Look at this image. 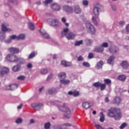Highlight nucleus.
Returning a JSON list of instances; mask_svg holds the SVG:
<instances>
[{
  "mask_svg": "<svg viewBox=\"0 0 129 129\" xmlns=\"http://www.w3.org/2000/svg\"><path fill=\"white\" fill-rule=\"evenodd\" d=\"M107 114L109 117H114L115 120H119L122 116L121 112L116 107H111L108 110Z\"/></svg>",
  "mask_w": 129,
  "mask_h": 129,
  "instance_id": "f257e3e1",
  "label": "nucleus"
},
{
  "mask_svg": "<svg viewBox=\"0 0 129 129\" xmlns=\"http://www.w3.org/2000/svg\"><path fill=\"white\" fill-rule=\"evenodd\" d=\"M56 104L59 110H60V111H63L66 113V114L63 115L64 117L65 118H67L68 119H69V118H70V116L72 114V112H71V110H70V109L66 106V104L64 103L62 106L59 105V104Z\"/></svg>",
  "mask_w": 129,
  "mask_h": 129,
  "instance_id": "f03ea898",
  "label": "nucleus"
},
{
  "mask_svg": "<svg viewBox=\"0 0 129 129\" xmlns=\"http://www.w3.org/2000/svg\"><path fill=\"white\" fill-rule=\"evenodd\" d=\"M62 37H66L68 40H72L74 38H75V34L72 32H69V28H63L62 31H61Z\"/></svg>",
  "mask_w": 129,
  "mask_h": 129,
  "instance_id": "7ed1b4c3",
  "label": "nucleus"
},
{
  "mask_svg": "<svg viewBox=\"0 0 129 129\" xmlns=\"http://www.w3.org/2000/svg\"><path fill=\"white\" fill-rule=\"evenodd\" d=\"M58 77L60 79V82L63 85H68L70 83L69 80H66V74L65 73H60L58 74Z\"/></svg>",
  "mask_w": 129,
  "mask_h": 129,
  "instance_id": "20e7f679",
  "label": "nucleus"
},
{
  "mask_svg": "<svg viewBox=\"0 0 129 129\" xmlns=\"http://www.w3.org/2000/svg\"><path fill=\"white\" fill-rule=\"evenodd\" d=\"M86 28H87L88 32H89L90 34H91V35H94L95 33H96L95 27L91 24V22L89 21H86Z\"/></svg>",
  "mask_w": 129,
  "mask_h": 129,
  "instance_id": "39448f33",
  "label": "nucleus"
},
{
  "mask_svg": "<svg viewBox=\"0 0 129 129\" xmlns=\"http://www.w3.org/2000/svg\"><path fill=\"white\" fill-rule=\"evenodd\" d=\"M2 31L0 32V40H4L6 38L5 32H11L12 29L7 28V26L5 24H2Z\"/></svg>",
  "mask_w": 129,
  "mask_h": 129,
  "instance_id": "423d86ee",
  "label": "nucleus"
},
{
  "mask_svg": "<svg viewBox=\"0 0 129 129\" xmlns=\"http://www.w3.org/2000/svg\"><path fill=\"white\" fill-rule=\"evenodd\" d=\"M103 11V7L100 4H96L93 9V13L95 16H98L100 12Z\"/></svg>",
  "mask_w": 129,
  "mask_h": 129,
  "instance_id": "0eeeda50",
  "label": "nucleus"
},
{
  "mask_svg": "<svg viewBox=\"0 0 129 129\" xmlns=\"http://www.w3.org/2000/svg\"><path fill=\"white\" fill-rule=\"evenodd\" d=\"M18 56L17 55H14L13 54H8L6 57V59L7 60V61H9V62H12L17 63V61L18 60Z\"/></svg>",
  "mask_w": 129,
  "mask_h": 129,
  "instance_id": "6e6552de",
  "label": "nucleus"
},
{
  "mask_svg": "<svg viewBox=\"0 0 129 129\" xmlns=\"http://www.w3.org/2000/svg\"><path fill=\"white\" fill-rule=\"evenodd\" d=\"M62 10L64 12H66V13H67V14H72V13H73V8L69 6H63Z\"/></svg>",
  "mask_w": 129,
  "mask_h": 129,
  "instance_id": "1a4fd4ad",
  "label": "nucleus"
},
{
  "mask_svg": "<svg viewBox=\"0 0 129 129\" xmlns=\"http://www.w3.org/2000/svg\"><path fill=\"white\" fill-rule=\"evenodd\" d=\"M117 51H118V47L114 45H111L109 48V52L111 53V54H114L115 53H116Z\"/></svg>",
  "mask_w": 129,
  "mask_h": 129,
  "instance_id": "9d476101",
  "label": "nucleus"
},
{
  "mask_svg": "<svg viewBox=\"0 0 129 129\" xmlns=\"http://www.w3.org/2000/svg\"><path fill=\"white\" fill-rule=\"evenodd\" d=\"M47 23L51 22V26H59L60 24V23L58 22V20L54 19L53 20L52 19H49L47 20Z\"/></svg>",
  "mask_w": 129,
  "mask_h": 129,
  "instance_id": "9b49d317",
  "label": "nucleus"
},
{
  "mask_svg": "<svg viewBox=\"0 0 129 129\" xmlns=\"http://www.w3.org/2000/svg\"><path fill=\"white\" fill-rule=\"evenodd\" d=\"M10 70L8 68L3 67L1 71H0V76H4L5 74L9 73Z\"/></svg>",
  "mask_w": 129,
  "mask_h": 129,
  "instance_id": "f8f14e48",
  "label": "nucleus"
},
{
  "mask_svg": "<svg viewBox=\"0 0 129 129\" xmlns=\"http://www.w3.org/2000/svg\"><path fill=\"white\" fill-rule=\"evenodd\" d=\"M8 51L12 54H18L20 52V50L18 48L15 47H10L8 49Z\"/></svg>",
  "mask_w": 129,
  "mask_h": 129,
  "instance_id": "ddd939ff",
  "label": "nucleus"
},
{
  "mask_svg": "<svg viewBox=\"0 0 129 129\" xmlns=\"http://www.w3.org/2000/svg\"><path fill=\"white\" fill-rule=\"evenodd\" d=\"M39 31L41 33L42 36L45 39H49L50 38V35H49L47 32H46V31L44 30L40 29Z\"/></svg>",
  "mask_w": 129,
  "mask_h": 129,
  "instance_id": "4468645a",
  "label": "nucleus"
},
{
  "mask_svg": "<svg viewBox=\"0 0 129 129\" xmlns=\"http://www.w3.org/2000/svg\"><path fill=\"white\" fill-rule=\"evenodd\" d=\"M51 8L53 11H56V12L59 11L61 9V7L57 4H52L51 6Z\"/></svg>",
  "mask_w": 129,
  "mask_h": 129,
  "instance_id": "2eb2a0df",
  "label": "nucleus"
},
{
  "mask_svg": "<svg viewBox=\"0 0 129 129\" xmlns=\"http://www.w3.org/2000/svg\"><path fill=\"white\" fill-rule=\"evenodd\" d=\"M74 13L75 14H78L81 13V9H80V7L78 5H75L73 7Z\"/></svg>",
  "mask_w": 129,
  "mask_h": 129,
  "instance_id": "dca6fc26",
  "label": "nucleus"
},
{
  "mask_svg": "<svg viewBox=\"0 0 129 129\" xmlns=\"http://www.w3.org/2000/svg\"><path fill=\"white\" fill-rule=\"evenodd\" d=\"M16 63H18V65H23V64H25L26 59L22 57H18Z\"/></svg>",
  "mask_w": 129,
  "mask_h": 129,
  "instance_id": "f3484780",
  "label": "nucleus"
},
{
  "mask_svg": "<svg viewBox=\"0 0 129 129\" xmlns=\"http://www.w3.org/2000/svg\"><path fill=\"white\" fill-rule=\"evenodd\" d=\"M16 39L18 40V36L16 35H13L10 36V39L6 40L5 41V42L7 43H11V42H12V40H16Z\"/></svg>",
  "mask_w": 129,
  "mask_h": 129,
  "instance_id": "a211bd4d",
  "label": "nucleus"
},
{
  "mask_svg": "<svg viewBox=\"0 0 129 129\" xmlns=\"http://www.w3.org/2000/svg\"><path fill=\"white\" fill-rule=\"evenodd\" d=\"M103 51H104V48L101 46H96L94 50V51L96 52L97 53H102Z\"/></svg>",
  "mask_w": 129,
  "mask_h": 129,
  "instance_id": "6ab92c4d",
  "label": "nucleus"
},
{
  "mask_svg": "<svg viewBox=\"0 0 129 129\" xmlns=\"http://www.w3.org/2000/svg\"><path fill=\"white\" fill-rule=\"evenodd\" d=\"M61 64L64 67H70V66H72V63L70 62H67L65 60H62L61 61Z\"/></svg>",
  "mask_w": 129,
  "mask_h": 129,
  "instance_id": "aec40b11",
  "label": "nucleus"
},
{
  "mask_svg": "<svg viewBox=\"0 0 129 129\" xmlns=\"http://www.w3.org/2000/svg\"><path fill=\"white\" fill-rule=\"evenodd\" d=\"M21 68H22V66L20 64H17L16 66H14L12 68V70L14 72H18V71H20L21 70Z\"/></svg>",
  "mask_w": 129,
  "mask_h": 129,
  "instance_id": "412c9836",
  "label": "nucleus"
},
{
  "mask_svg": "<svg viewBox=\"0 0 129 129\" xmlns=\"http://www.w3.org/2000/svg\"><path fill=\"white\" fill-rule=\"evenodd\" d=\"M120 102H121V99L119 98V97H116L113 100V103L114 104H117V105H118Z\"/></svg>",
  "mask_w": 129,
  "mask_h": 129,
  "instance_id": "4be33fe9",
  "label": "nucleus"
},
{
  "mask_svg": "<svg viewBox=\"0 0 129 129\" xmlns=\"http://www.w3.org/2000/svg\"><path fill=\"white\" fill-rule=\"evenodd\" d=\"M68 94L69 95H73V96L76 97L77 96H78L79 95V92L76 91H70L68 92Z\"/></svg>",
  "mask_w": 129,
  "mask_h": 129,
  "instance_id": "5701e85b",
  "label": "nucleus"
},
{
  "mask_svg": "<svg viewBox=\"0 0 129 129\" xmlns=\"http://www.w3.org/2000/svg\"><path fill=\"white\" fill-rule=\"evenodd\" d=\"M57 89L55 88H50L48 90V93L49 94H55V93H57Z\"/></svg>",
  "mask_w": 129,
  "mask_h": 129,
  "instance_id": "b1692460",
  "label": "nucleus"
},
{
  "mask_svg": "<svg viewBox=\"0 0 129 129\" xmlns=\"http://www.w3.org/2000/svg\"><path fill=\"white\" fill-rule=\"evenodd\" d=\"M82 106L85 109H88L91 106L90 103L88 102H84L83 103Z\"/></svg>",
  "mask_w": 129,
  "mask_h": 129,
  "instance_id": "393cba45",
  "label": "nucleus"
},
{
  "mask_svg": "<svg viewBox=\"0 0 129 129\" xmlns=\"http://www.w3.org/2000/svg\"><path fill=\"white\" fill-rule=\"evenodd\" d=\"M120 65L124 69H126L128 67V63H127V61H122Z\"/></svg>",
  "mask_w": 129,
  "mask_h": 129,
  "instance_id": "a878e982",
  "label": "nucleus"
},
{
  "mask_svg": "<svg viewBox=\"0 0 129 129\" xmlns=\"http://www.w3.org/2000/svg\"><path fill=\"white\" fill-rule=\"evenodd\" d=\"M98 20H99L98 17H93L92 18V22L96 26H97L98 24Z\"/></svg>",
  "mask_w": 129,
  "mask_h": 129,
  "instance_id": "bb28decb",
  "label": "nucleus"
},
{
  "mask_svg": "<svg viewBox=\"0 0 129 129\" xmlns=\"http://www.w3.org/2000/svg\"><path fill=\"white\" fill-rule=\"evenodd\" d=\"M114 60V56L112 55L110 56L109 59L107 60L108 64H113Z\"/></svg>",
  "mask_w": 129,
  "mask_h": 129,
  "instance_id": "cd10ccee",
  "label": "nucleus"
},
{
  "mask_svg": "<svg viewBox=\"0 0 129 129\" xmlns=\"http://www.w3.org/2000/svg\"><path fill=\"white\" fill-rule=\"evenodd\" d=\"M103 66V62L102 61H100L97 63V66H96L97 69H102V66Z\"/></svg>",
  "mask_w": 129,
  "mask_h": 129,
  "instance_id": "c85d7f7f",
  "label": "nucleus"
},
{
  "mask_svg": "<svg viewBox=\"0 0 129 129\" xmlns=\"http://www.w3.org/2000/svg\"><path fill=\"white\" fill-rule=\"evenodd\" d=\"M118 79H119V80H120L121 81H124L125 79H126V77L124 75H122L119 76L118 77Z\"/></svg>",
  "mask_w": 129,
  "mask_h": 129,
  "instance_id": "c756f323",
  "label": "nucleus"
},
{
  "mask_svg": "<svg viewBox=\"0 0 129 129\" xmlns=\"http://www.w3.org/2000/svg\"><path fill=\"white\" fill-rule=\"evenodd\" d=\"M61 21L62 23L64 24L66 27H69V23H66V21H67L66 18L62 17L61 19Z\"/></svg>",
  "mask_w": 129,
  "mask_h": 129,
  "instance_id": "7c9ffc66",
  "label": "nucleus"
},
{
  "mask_svg": "<svg viewBox=\"0 0 129 129\" xmlns=\"http://www.w3.org/2000/svg\"><path fill=\"white\" fill-rule=\"evenodd\" d=\"M36 53H35V52L33 51L28 56V59H33V58H34V57L36 56Z\"/></svg>",
  "mask_w": 129,
  "mask_h": 129,
  "instance_id": "2f4dec72",
  "label": "nucleus"
},
{
  "mask_svg": "<svg viewBox=\"0 0 129 129\" xmlns=\"http://www.w3.org/2000/svg\"><path fill=\"white\" fill-rule=\"evenodd\" d=\"M85 42L88 46H90L92 44L93 41L90 39H87L85 40Z\"/></svg>",
  "mask_w": 129,
  "mask_h": 129,
  "instance_id": "473e14b6",
  "label": "nucleus"
},
{
  "mask_svg": "<svg viewBox=\"0 0 129 129\" xmlns=\"http://www.w3.org/2000/svg\"><path fill=\"white\" fill-rule=\"evenodd\" d=\"M28 28L30 29V30H33L35 29V26L32 23L29 22L28 23Z\"/></svg>",
  "mask_w": 129,
  "mask_h": 129,
  "instance_id": "72a5a7b5",
  "label": "nucleus"
},
{
  "mask_svg": "<svg viewBox=\"0 0 129 129\" xmlns=\"http://www.w3.org/2000/svg\"><path fill=\"white\" fill-rule=\"evenodd\" d=\"M100 87V90H101V91H102L104 90L105 89V88H106V85L104 83L102 84L101 83Z\"/></svg>",
  "mask_w": 129,
  "mask_h": 129,
  "instance_id": "f704fd0d",
  "label": "nucleus"
},
{
  "mask_svg": "<svg viewBox=\"0 0 129 129\" xmlns=\"http://www.w3.org/2000/svg\"><path fill=\"white\" fill-rule=\"evenodd\" d=\"M41 74L45 75L48 73V70L46 69H42L40 70Z\"/></svg>",
  "mask_w": 129,
  "mask_h": 129,
  "instance_id": "c9c22d12",
  "label": "nucleus"
},
{
  "mask_svg": "<svg viewBox=\"0 0 129 129\" xmlns=\"http://www.w3.org/2000/svg\"><path fill=\"white\" fill-rule=\"evenodd\" d=\"M42 107L43 104L42 103H37L36 110H40V109H41V108H42Z\"/></svg>",
  "mask_w": 129,
  "mask_h": 129,
  "instance_id": "e433bc0d",
  "label": "nucleus"
},
{
  "mask_svg": "<svg viewBox=\"0 0 129 129\" xmlns=\"http://www.w3.org/2000/svg\"><path fill=\"white\" fill-rule=\"evenodd\" d=\"M25 39V34H21L17 36V40H24Z\"/></svg>",
  "mask_w": 129,
  "mask_h": 129,
  "instance_id": "4c0bfd02",
  "label": "nucleus"
},
{
  "mask_svg": "<svg viewBox=\"0 0 129 129\" xmlns=\"http://www.w3.org/2000/svg\"><path fill=\"white\" fill-rule=\"evenodd\" d=\"M101 84V83L99 82H97L94 83L93 84V86H94V87L98 88V87H100Z\"/></svg>",
  "mask_w": 129,
  "mask_h": 129,
  "instance_id": "58836bf2",
  "label": "nucleus"
},
{
  "mask_svg": "<svg viewBox=\"0 0 129 129\" xmlns=\"http://www.w3.org/2000/svg\"><path fill=\"white\" fill-rule=\"evenodd\" d=\"M104 82H105L106 85V84H110V83H111V80H110L109 79H105L104 80Z\"/></svg>",
  "mask_w": 129,
  "mask_h": 129,
  "instance_id": "ea45409f",
  "label": "nucleus"
},
{
  "mask_svg": "<svg viewBox=\"0 0 129 129\" xmlns=\"http://www.w3.org/2000/svg\"><path fill=\"white\" fill-rule=\"evenodd\" d=\"M101 46L102 48H107V47H108V43L103 42V43H102Z\"/></svg>",
  "mask_w": 129,
  "mask_h": 129,
  "instance_id": "a19ab883",
  "label": "nucleus"
},
{
  "mask_svg": "<svg viewBox=\"0 0 129 129\" xmlns=\"http://www.w3.org/2000/svg\"><path fill=\"white\" fill-rule=\"evenodd\" d=\"M100 113L101 116L100 118V121H101V122H103V121H104V115H103V113L102 112H101Z\"/></svg>",
  "mask_w": 129,
  "mask_h": 129,
  "instance_id": "79ce46f5",
  "label": "nucleus"
},
{
  "mask_svg": "<svg viewBox=\"0 0 129 129\" xmlns=\"http://www.w3.org/2000/svg\"><path fill=\"white\" fill-rule=\"evenodd\" d=\"M18 80H25L26 79V77L23 75L19 76L17 78Z\"/></svg>",
  "mask_w": 129,
  "mask_h": 129,
  "instance_id": "37998d69",
  "label": "nucleus"
},
{
  "mask_svg": "<svg viewBox=\"0 0 129 129\" xmlns=\"http://www.w3.org/2000/svg\"><path fill=\"white\" fill-rule=\"evenodd\" d=\"M83 42V40H80L79 41H76L75 42V46H80V45L82 44V43Z\"/></svg>",
  "mask_w": 129,
  "mask_h": 129,
  "instance_id": "c03bdc74",
  "label": "nucleus"
},
{
  "mask_svg": "<svg viewBox=\"0 0 129 129\" xmlns=\"http://www.w3.org/2000/svg\"><path fill=\"white\" fill-rule=\"evenodd\" d=\"M11 90H15V89H17L18 88V85L17 84H13V85H11Z\"/></svg>",
  "mask_w": 129,
  "mask_h": 129,
  "instance_id": "a18cd8bd",
  "label": "nucleus"
},
{
  "mask_svg": "<svg viewBox=\"0 0 129 129\" xmlns=\"http://www.w3.org/2000/svg\"><path fill=\"white\" fill-rule=\"evenodd\" d=\"M50 122H47L44 124V128L45 129H49L50 128Z\"/></svg>",
  "mask_w": 129,
  "mask_h": 129,
  "instance_id": "49530a36",
  "label": "nucleus"
},
{
  "mask_svg": "<svg viewBox=\"0 0 129 129\" xmlns=\"http://www.w3.org/2000/svg\"><path fill=\"white\" fill-rule=\"evenodd\" d=\"M82 65L83 66H85V67H87L88 68L90 67V64L87 62H84Z\"/></svg>",
  "mask_w": 129,
  "mask_h": 129,
  "instance_id": "de8ad7c7",
  "label": "nucleus"
},
{
  "mask_svg": "<svg viewBox=\"0 0 129 129\" xmlns=\"http://www.w3.org/2000/svg\"><path fill=\"white\" fill-rule=\"evenodd\" d=\"M16 123H22L23 122V119L22 118H19L16 120Z\"/></svg>",
  "mask_w": 129,
  "mask_h": 129,
  "instance_id": "09e8293b",
  "label": "nucleus"
},
{
  "mask_svg": "<svg viewBox=\"0 0 129 129\" xmlns=\"http://www.w3.org/2000/svg\"><path fill=\"white\" fill-rule=\"evenodd\" d=\"M83 5L85 7H87L88 6V1L87 0H84L83 1Z\"/></svg>",
  "mask_w": 129,
  "mask_h": 129,
  "instance_id": "8fccbe9b",
  "label": "nucleus"
},
{
  "mask_svg": "<svg viewBox=\"0 0 129 129\" xmlns=\"http://www.w3.org/2000/svg\"><path fill=\"white\" fill-rule=\"evenodd\" d=\"M52 2H53V0H46L44 1V4H45V5H48L49 4H51Z\"/></svg>",
  "mask_w": 129,
  "mask_h": 129,
  "instance_id": "3c124183",
  "label": "nucleus"
},
{
  "mask_svg": "<svg viewBox=\"0 0 129 129\" xmlns=\"http://www.w3.org/2000/svg\"><path fill=\"white\" fill-rule=\"evenodd\" d=\"M38 103H33L31 104V106L32 107H33V108H34V109H36L37 108V105Z\"/></svg>",
  "mask_w": 129,
  "mask_h": 129,
  "instance_id": "603ef678",
  "label": "nucleus"
},
{
  "mask_svg": "<svg viewBox=\"0 0 129 129\" xmlns=\"http://www.w3.org/2000/svg\"><path fill=\"white\" fill-rule=\"evenodd\" d=\"M126 126V123H123L119 127L120 129H123L124 127Z\"/></svg>",
  "mask_w": 129,
  "mask_h": 129,
  "instance_id": "864d4df0",
  "label": "nucleus"
},
{
  "mask_svg": "<svg viewBox=\"0 0 129 129\" xmlns=\"http://www.w3.org/2000/svg\"><path fill=\"white\" fill-rule=\"evenodd\" d=\"M111 8L113 11H116V6L115 5L113 4L111 5Z\"/></svg>",
  "mask_w": 129,
  "mask_h": 129,
  "instance_id": "5fc2aeb1",
  "label": "nucleus"
},
{
  "mask_svg": "<svg viewBox=\"0 0 129 129\" xmlns=\"http://www.w3.org/2000/svg\"><path fill=\"white\" fill-rule=\"evenodd\" d=\"M88 57L89 59H92V58H93V53H89Z\"/></svg>",
  "mask_w": 129,
  "mask_h": 129,
  "instance_id": "6e6d98bb",
  "label": "nucleus"
},
{
  "mask_svg": "<svg viewBox=\"0 0 129 129\" xmlns=\"http://www.w3.org/2000/svg\"><path fill=\"white\" fill-rule=\"evenodd\" d=\"M119 25V26H124V25H125V22L123 21H120Z\"/></svg>",
  "mask_w": 129,
  "mask_h": 129,
  "instance_id": "4d7b16f0",
  "label": "nucleus"
},
{
  "mask_svg": "<svg viewBox=\"0 0 129 129\" xmlns=\"http://www.w3.org/2000/svg\"><path fill=\"white\" fill-rule=\"evenodd\" d=\"M12 89L11 85L6 86V90H12Z\"/></svg>",
  "mask_w": 129,
  "mask_h": 129,
  "instance_id": "13d9d810",
  "label": "nucleus"
},
{
  "mask_svg": "<svg viewBox=\"0 0 129 129\" xmlns=\"http://www.w3.org/2000/svg\"><path fill=\"white\" fill-rule=\"evenodd\" d=\"M27 68L30 69V68H32L33 67V64L31 63H29L27 66Z\"/></svg>",
  "mask_w": 129,
  "mask_h": 129,
  "instance_id": "bf43d9fd",
  "label": "nucleus"
},
{
  "mask_svg": "<svg viewBox=\"0 0 129 129\" xmlns=\"http://www.w3.org/2000/svg\"><path fill=\"white\" fill-rule=\"evenodd\" d=\"M35 122V120H34L33 119H31L29 121V123H28V124H33Z\"/></svg>",
  "mask_w": 129,
  "mask_h": 129,
  "instance_id": "052dcab7",
  "label": "nucleus"
},
{
  "mask_svg": "<svg viewBox=\"0 0 129 129\" xmlns=\"http://www.w3.org/2000/svg\"><path fill=\"white\" fill-rule=\"evenodd\" d=\"M78 61H83V57L82 56H80L78 57Z\"/></svg>",
  "mask_w": 129,
  "mask_h": 129,
  "instance_id": "680f3d73",
  "label": "nucleus"
},
{
  "mask_svg": "<svg viewBox=\"0 0 129 129\" xmlns=\"http://www.w3.org/2000/svg\"><path fill=\"white\" fill-rule=\"evenodd\" d=\"M52 77H53V75L52 74H50L47 78V80H50V79H51V78H52Z\"/></svg>",
  "mask_w": 129,
  "mask_h": 129,
  "instance_id": "e2e57ef3",
  "label": "nucleus"
},
{
  "mask_svg": "<svg viewBox=\"0 0 129 129\" xmlns=\"http://www.w3.org/2000/svg\"><path fill=\"white\" fill-rule=\"evenodd\" d=\"M126 31L127 33H129V24H128L126 27Z\"/></svg>",
  "mask_w": 129,
  "mask_h": 129,
  "instance_id": "0e129e2a",
  "label": "nucleus"
},
{
  "mask_svg": "<svg viewBox=\"0 0 129 129\" xmlns=\"http://www.w3.org/2000/svg\"><path fill=\"white\" fill-rule=\"evenodd\" d=\"M23 107V104H21L20 105L18 106L17 108L18 109H21Z\"/></svg>",
  "mask_w": 129,
  "mask_h": 129,
  "instance_id": "69168bd1",
  "label": "nucleus"
},
{
  "mask_svg": "<svg viewBox=\"0 0 129 129\" xmlns=\"http://www.w3.org/2000/svg\"><path fill=\"white\" fill-rule=\"evenodd\" d=\"M9 16H10V14H9V13L6 12L5 13V17H6V18H8Z\"/></svg>",
  "mask_w": 129,
  "mask_h": 129,
  "instance_id": "338daca9",
  "label": "nucleus"
},
{
  "mask_svg": "<svg viewBox=\"0 0 129 129\" xmlns=\"http://www.w3.org/2000/svg\"><path fill=\"white\" fill-rule=\"evenodd\" d=\"M109 101V99H108V97H106L105 98V102H108Z\"/></svg>",
  "mask_w": 129,
  "mask_h": 129,
  "instance_id": "774afa93",
  "label": "nucleus"
}]
</instances>
